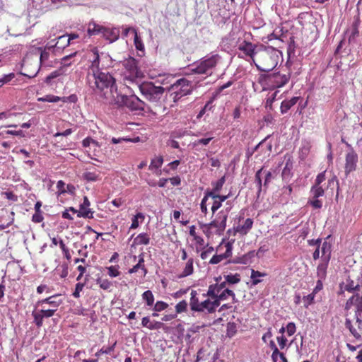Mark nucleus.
Masks as SVG:
<instances>
[{
	"label": "nucleus",
	"mask_w": 362,
	"mask_h": 362,
	"mask_svg": "<svg viewBox=\"0 0 362 362\" xmlns=\"http://www.w3.org/2000/svg\"><path fill=\"white\" fill-rule=\"evenodd\" d=\"M238 49L249 56L256 68L262 72L272 71L278 64L279 51L272 47L257 46L243 41Z\"/></svg>",
	"instance_id": "obj_1"
},
{
	"label": "nucleus",
	"mask_w": 362,
	"mask_h": 362,
	"mask_svg": "<svg viewBox=\"0 0 362 362\" xmlns=\"http://www.w3.org/2000/svg\"><path fill=\"white\" fill-rule=\"evenodd\" d=\"M87 83L93 93L105 104L110 105L118 93L115 78L108 72L88 73Z\"/></svg>",
	"instance_id": "obj_2"
},
{
	"label": "nucleus",
	"mask_w": 362,
	"mask_h": 362,
	"mask_svg": "<svg viewBox=\"0 0 362 362\" xmlns=\"http://www.w3.org/2000/svg\"><path fill=\"white\" fill-rule=\"evenodd\" d=\"M221 60V57L218 54L211 52L192 64L189 70L191 74L211 76Z\"/></svg>",
	"instance_id": "obj_3"
},
{
	"label": "nucleus",
	"mask_w": 362,
	"mask_h": 362,
	"mask_svg": "<svg viewBox=\"0 0 362 362\" xmlns=\"http://www.w3.org/2000/svg\"><path fill=\"white\" fill-rule=\"evenodd\" d=\"M259 74L257 82L263 86L264 88L276 89L284 86L290 80L291 74H281L280 72Z\"/></svg>",
	"instance_id": "obj_4"
},
{
	"label": "nucleus",
	"mask_w": 362,
	"mask_h": 362,
	"mask_svg": "<svg viewBox=\"0 0 362 362\" xmlns=\"http://www.w3.org/2000/svg\"><path fill=\"white\" fill-rule=\"evenodd\" d=\"M110 105H115L119 107H125L132 112H141L145 110L146 103L135 95H122L119 92L115 95Z\"/></svg>",
	"instance_id": "obj_5"
},
{
	"label": "nucleus",
	"mask_w": 362,
	"mask_h": 362,
	"mask_svg": "<svg viewBox=\"0 0 362 362\" xmlns=\"http://www.w3.org/2000/svg\"><path fill=\"white\" fill-rule=\"evenodd\" d=\"M170 93V97L173 102H177L183 96L191 93L192 90V82L185 78L177 80L169 88Z\"/></svg>",
	"instance_id": "obj_6"
},
{
	"label": "nucleus",
	"mask_w": 362,
	"mask_h": 362,
	"mask_svg": "<svg viewBox=\"0 0 362 362\" xmlns=\"http://www.w3.org/2000/svg\"><path fill=\"white\" fill-rule=\"evenodd\" d=\"M139 88L142 95L152 103L159 102L165 90L163 87L156 86L152 82L142 83Z\"/></svg>",
	"instance_id": "obj_7"
},
{
	"label": "nucleus",
	"mask_w": 362,
	"mask_h": 362,
	"mask_svg": "<svg viewBox=\"0 0 362 362\" xmlns=\"http://www.w3.org/2000/svg\"><path fill=\"white\" fill-rule=\"evenodd\" d=\"M228 216L226 214V212L220 211L214 221L209 223L200 224L201 228L204 229V232L205 229L209 230L212 228H216V233L218 235H221L226 229Z\"/></svg>",
	"instance_id": "obj_8"
},
{
	"label": "nucleus",
	"mask_w": 362,
	"mask_h": 362,
	"mask_svg": "<svg viewBox=\"0 0 362 362\" xmlns=\"http://www.w3.org/2000/svg\"><path fill=\"white\" fill-rule=\"evenodd\" d=\"M123 66L125 69L124 77L126 79L134 81L136 78L141 76L142 74L138 68V62L134 58L129 57L124 60Z\"/></svg>",
	"instance_id": "obj_9"
},
{
	"label": "nucleus",
	"mask_w": 362,
	"mask_h": 362,
	"mask_svg": "<svg viewBox=\"0 0 362 362\" xmlns=\"http://www.w3.org/2000/svg\"><path fill=\"white\" fill-rule=\"evenodd\" d=\"M56 312V309H40L35 308L32 312L33 322L37 327H40L43 325V320L52 317Z\"/></svg>",
	"instance_id": "obj_10"
},
{
	"label": "nucleus",
	"mask_w": 362,
	"mask_h": 362,
	"mask_svg": "<svg viewBox=\"0 0 362 362\" xmlns=\"http://www.w3.org/2000/svg\"><path fill=\"white\" fill-rule=\"evenodd\" d=\"M345 160V173L349 174L356 170L358 163V155L353 148L346 153Z\"/></svg>",
	"instance_id": "obj_11"
},
{
	"label": "nucleus",
	"mask_w": 362,
	"mask_h": 362,
	"mask_svg": "<svg viewBox=\"0 0 362 362\" xmlns=\"http://www.w3.org/2000/svg\"><path fill=\"white\" fill-rule=\"evenodd\" d=\"M226 251L223 254L214 255L209 261L211 264H216L221 262L222 260L226 259L232 255L233 251V243L228 242L225 245Z\"/></svg>",
	"instance_id": "obj_12"
},
{
	"label": "nucleus",
	"mask_w": 362,
	"mask_h": 362,
	"mask_svg": "<svg viewBox=\"0 0 362 362\" xmlns=\"http://www.w3.org/2000/svg\"><path fill=\"white\" fill-rule=\"evenodd\" d=\"M90 203L87 197H83V202L80 204L78 217H83L86 218H93V211L89 208Z\"/></svg>",
	"instance_id": "obj_13"
},
{
	"label": "nucleus",
	"mask_w": 362,
	"mask_h": 362,
	"mask_svg": "<svg viewBox=\"0 0 362 362\" xmlns=\"http://www.w3.org/2000/svg\"><path fill=\"white\" fill-rule=\"evenodd\" d=\"M63 303L62 299L60 298V295H54L46 298L45 299L40 300L37 302L36 306L42 305L44 304H48L52 308L51 309H56Z\"/></svg>",
	"instance_id": "obj_14"
},
{
	"label": "nucleus",
	"mask_w": 362,
	"mask_h": 362,
	"mask_svg": "<svg viewBox=\"0 0 362 362\" xmlns=\"http://www.w3.org/2000/svg\"><path fill=\"white\" fill-rule=\"evenodd\" d=\"M105 26L97 23L94 21H90L87 25V35L89 37L93 35H100L103 37Z\"/></svg>",
	"instance_id": "obj_15"
},
{
	"label": "nucleus",
	"mask_w": 362,
	"mask_h": 362,
	"mask_svg": "<svg viewBox=\"0 0 362 362\" xmlns=\"http://www.w3.org/2000/svg\"><path fill=\"white\" fill-rule=\"evenodd\" d=\"M119 36V29L117 28H107L105 26V30H103V37L106 40H108L110 43L115 42L118 40Z\"/></svg>",
	"instance_id": "obj_16"
},
{
	"label": "nucleus",
	"mask_w": 362,
	"mask_h": 362,
	"mask_svg": "<svg viewBox=\"0 0 362 362\" xmlns=\"http://www.w3.org/2000/svg\"><path fill=\"white\" fill-rule=\"evenodd\" d=\"M253 225V221L252 218H248L245 221L243 225H239L237 227L233 228L234 233L233 235H235L237 233L241 235H246L249 230L252 228Z\"/></svg>",
	"instance_id": "obj_17"
},
{
	"label": "nucleus",
	"mask_w": 362,
	"mask_h": 362,
	"mask_svg": "<svg viewBox=\"0 0 362 362\" xmlns=\"http://www.w3.org/2000/svg\"><path fill=\"white\" fill-rule=\"evenodd\" d=\"M13 216V212L5 211L4 214L0 217V222L1 223H0V229L4 230L11 225L14 220Z\"/></svg>",
	"instance_id": "obj_18"
},
{
	"label": "nucleus",
	"mask_w": 362,
	"mask_h": 362,
	"mask_svg": "<svg viewBox=\"0 0 362 362\" xmlns=\"http://www.w3.org/2000/svg\"><path fill=\"white\" fill-rule=\"evenodd\" d=\"M320 250L321 251L322 261L329 262L331 259V252H332V245L329 243L327 241H324L322 245H320Z\"/></svg>",
	"instance_id": "obj_19"
},
{
	"label": "nucleus",
	"mask_w": 362,
	"mask_h": 362,
	"mask_svg": "<svg viewBox=\"0 0 362 362\" xmlns=\"http://www.w3.org/2000/svg\"><path fill=\"white\" fill-rule=\"evenodd\" d=\"M255 256L254 250L250 251L241 257H236L230 262L234 264H247L251 262V259Z\"/></svg>",
	"instance_id": "obj_20"
},
{
	"label": "nucleus",
	"mask_w": 362,
	"mask_h": 362,
	"mask_svg": "<svg viewBox=\"0 0 362 362\" xmlns=\"http://www.w3.org/2000/svg\"><path fill=\"white\" fill-rule=\"evenodd\" d=\"M361 23L359 15L354 18V21L351 25V32L349 37V42H354L356 37L359 36L358 28Z\"/></svg>",
	"instance_id": "obj_21"
},
{
	"label": "nucleus",
	"mask_w": 362,
	"mask_h": 362,
	"mask_svg": "<svg viewBox=\"0 0 362 362\" xmlns=\"http://www.w3.org/2000/svg\"><path fill=\"white\" fill-rule=\"evenodd\" d=\"M144 253H141L139 255L138 263L136 265H134L132 268L129 269V271H128L129 274L136 273L139 269H141L144 273V276L146 275L148 271L144 265Z\"/></svg>",
	"instance_id": "obj_22"
},
{
	"label": "nucleus",
	"mask_w": 362,
	"mask_h": 362,
	"mask_svg": "<svg viewBox=\"0 0 362 362\" xmlns=\"http://www.w3.org/2000/svg\"><path fill=\"white\" fill-rule=\"evenodd\" d=\"M299 100V97H293L291 99L287 100H284L281 103V114L286 113L293 105H295Z\"/></svg>",
	"instance_id": "obj_23"
},
{
	"label": "nucleus",
	"mask_w": 362,
	"mask_h": 362,
	"mask_svg": "<svg viewBox=\"0 0 362 362\" xmlns=\"http://www.w3.org/2000/svg\"><path fill=\"white\" fill-rule=\"evenodd\" d=\"M71 42V38L69 37L68 35H64L62 36H59L57 38V41L54 43V45H50L51 46H53V48L58 49H64L66 47H67Z\"/></svg>",
	"instance_id": "obj_24"
},
{
	"label": "nucleus",
	"mask_w": 362,
	"mask_h": 362,
	"mask_svg": "<svg viewBox=\"0 0 362 362\" xmlns=\"http://www.w3.org/2000/svg\"><path fill=\"white\" fill-rule=\"evenodd\" d=\"M226 281L221 284L216 283L215 284L210 285L209 287L207 293L205 296H215L216 294H218V293H220L226 287Z\"/></svg>",
	"instance_id": "obj_25"
},
{
	"label": "nucleus",
	"mask_w": 362,
	"mask_h": 362,
	"mask_svg": "<svg viewBox=\"0 0 362 362\" xmlns=\"http://www.w3.org/2000/svg\"><path fill=\"white\" fill-rule=\"evenodd\" d=\"M100 57L97 50L93 51V58L91 61V65L89 67L88 73L95 74L96 72H100Z\"/></svg>",
	"instance_id": "obj_26"
},
{
	"label": "nucleus",
	"mask_w": 362,
	"mask_h": 362,
	"mask_svg": "<svg viewBox=\"0 0 362 362\" xmlns=\"http://www.w3.org/2000/svg\"><path fill=\"white\" fill-rule=\"evenodd\" d=\"M191 298H190V302L189 305L190 308L192 311L195 312H201V303L199 302V299L197 297V292L194 290H192L191 291Z\"/></svg>",
	"instance_id": "obj_27"
},
{
	"label": "nucleus",
	"mask_w": 362,
	"mask_h": 362,
	"mask_svg": "<svg viewBox=\"0 0 362 362\" xmlns=\"http://www.w3.org/2000/svg\"><path fill=\"white\" fill-rule=\"evenodd\" d=\"M329 262L322 261L317 267V276L319 279L324 280L327 276V269Z\"/></svg>",
	"instance_id": "obj_28"
},
{
	"label": "nucleus",
	"mask_w": 362,
	"mask_h": 362,
	"mask_svg": "<svg viewBox=\"0 0 362 362\" xmlns=\"http://www.w3.org/2000/svg\"><path fill=\"white\" fill-rule=\"evenodd\" d=\"M163 163V158L161 156H157L151 159L148 169L151 171L158 170L161 168Z\"/></svg>",
	"instance_id": "obj_29"
},
{
	"label": "nucleus",
	"mask_w": 362,
	"mask_h": 362,
	"mask_svg": "<svg viewBox=\"0 0 362 362\" xmlns=\"http://www.w3.org/2000/svg\"><path fill=\"white\" fill-rule=\"evenodd\" d=\"M194 260L192 258H189L184 268L182 273L180 275V277H186L193 274L194 268H193Z\"/></svg>",
	"instance_id": "obj_30"
},
{
	"label": "nucleus",
	"mask_w": 362,
	"mask_h": 362,
	"mask_svg": "<svg viewBox=\"0 0 362 362\" xmlns=\"http://www.w3.org/2000/svg\"><path fill=\"white\" fill-rule=\"evenodd\" d=\"M141 325L151 329H154L160 327L161 323L159 322H152L148 317H144L142 318Z\"/></svg>",
	"instance_id": "obj_31"
},
{
	"label": "nucleus",
	"mask_w": 362,
	"mask_h": 362,
	"mask_svg": "<svg viewBox=\"0 0 362 362\" xmlns=\"http://www.w3.org/2000/svg\"><path fill=\"white\" fill-rule=\"evenodd\" d=\"M267 274L265 273L252 269L250 278L252 279V285L256 286L259 283L262 282L260 277L265 276Z\"/></svg>",
	"instance_id": "obj_32"
},
{
	"label": "nucleus",
	"mask_w": 362,
	"mask_h": 362,
	"mask_svg": "<svg viewBox=\"0 0 362 362\" xmlns=\"http://www.w3.org/2000/svg\"><path fill=\"white\" fill-rule=\"evenodd\" d=\"M136 245H148L150 243L149 235L146 233L139 234L134 239Z\"/></svg>",
	"instance_id": "obj_33"
},
{
	"label": "nucleus",
	"mask_w": 362,
	"mask_h": 362,
	"mask_svg": "<svg viewBox=\"0 0 362 362\" xmlns=\"http://www.w3.org/2000/svg\"><path fill=\"white\" fill-rule=\"evenodd\" d=\"M292 164H290L288 161L286 162L285 167L284 168L281 173L282 179L285 182H288L291 177Z\"/></svg>",
	"instance_id": "obj_34"
},
{
	"label": "nucleus",
	"mask_w": 362,
	"mask_h": 362,
	"mask_svg": "<svg viewBox=\"0 0 362 362\" xmlns=\"http://www.w3.org/2000/svg\"><path fill=\"white\" fill-rule=\"evenodd\" d=\"M52 48L53 46H51L49 43L46 45L44 49H42V48H39V50H40V64H42L44 62L47 61L49 59V50H51V49Z\"/></svg>",
	"instance_id": "obj_35"
},
{
	"label": "nucleus",
	"mask_w": 362,
	"mask_h": 362,
	"mask_svg": "<svg viewBox=\"0 0 362 362\" xmlns=\"http://www.w3.org/2000/svg\"><path fill=\"white\" fill-rule=\"evenodd\" d=\"M83 180L87 182H95L100 179V174L97 172L86 171L82 175Z\"/></svg>",
	"instance_id": "obj_36"
},
{
	"label": "nucleus",
	"mask_w": 362,
	"mask_h": 362,
	"mask_svg": "<svg viewBox=\"0 0 362 362\" xmlns=\"http://www.w3.org/2000/svg\"><path fill=\"white\" fill-rule=\"evenodd\" d=\"M38 101L40 102H49V103H57L61 100L65 101L64 98H62L59 96L53 95H47L42 98H39L37 99Z\"/></svg>",
	"instance_id": "obj_37"
},
{
	"label": "nucleus",
	"mask_w": 362,
	"mask_h": 362,
	"mask_svg": "<svg viewBox=\"0 0 362 362\" xmlns=\"http://www.w3.org/2000/svg\"><path fill=\"white\" fill-rule=\"evenodd\" d=\"M325 194V191L321 186L313 185L310 189V196L313 198H319L322 197Z\"/></svg>",
	"instance_id": "obj_38"
},
{
	"label": "nucleus",
	"mask_w": 362,
	"mask_h": 362,
	"mask_svg": "<svg viewBox=\"0 0 362 362\" xmlns=\"http://www.w3.org/2000/svg\"><path fill=\"white\" fill-rule=\"evenodd\" d=\"M142 298L146 301L148 306L153 305L154 303V296L151 291L148 290L143 293Z\"/></svg>",
	"instance_id": "obj_39"
},
{
	"label": "nucleus",
	"mask_w": 362,
	"mask_h": 362,
	"mask_svg": "<svg viewBox=\"0 0 362 362\" xmlns=\"http://www.w3.org/2000/svg\"><path fill=\"white\" fill-rule=\"evenodd\" d=\"M139 138L136 137L135 139H130L128 137H119V138H115L112 137L111 139V143L113 144H122L123 142H137L139 141Z\"/></svg>",
	"instance_id": "obj_40"
},
{
	"label": "nucleus",
	"mask_w": 362,
	"mask_h": 362,
	"mask_svg": "<svg viewBox=\"0 0 362 362\" xmlns=\"http://www.w3.org/2000/svg\"><path fill=\"white\" fill-rule=\"evenodd\" d=\"M286 332L287 337L292 336L296 332V325L293 322H289L286 327H282L279 332L281 333H284V332Z\"/></svg>",
	"instance_id": "obj_41"
},
{
	"label": "nucleus",
	"mask_w": 362,
	"mask_h": 362,
	"mask_svg": "<svg viewBox=\"0 0 362 362\" xmlns=\"http://www.w3.org/2000/svg\"><path fill=\"white\" fill-rule=\"evenodd\" d=\"M218 296L219 300H226L228 298V296H231L233 298V302L236 301L235 299V295L234 292L232 290H230L228 288H226L223 290Z\"/></svg>",
	"instance_id": "obj_42"
},
{
	"label": "nucleus",
	"mask_w": 362,
	"mask_h": 362,
	"mask_svg": "<svg viewBox=\"0 0 362 362\" xmlns=\"http://www.w3.org/2000/svg\"><path fill=\"white\" fill-rule=\"evenodd\" d=\"M225 280L226 283L230 284H235L240 281V276L239 274H228L225 276Z\"/></svg>",
	"instance_id": "obj_43"
},
{
	"label": "nucleus",
	"mask_w": 362,
	"mask_h": 362,
	"mask_svg": "<svg viewBox=\"0 0 362 362\" xmlns=\"http://www.w3.org/2000/svg\"><path fill=\"white\" fill-rule=\"evenodd\" d=\"M262 173H263V168H261V169L258 170L255 174V182H256L257 188H258V190H257L258 196L260 194V192L262 191V178H261Z\"/></svg>",
	"instance_id": "obj_44"
},
{
	"label": "nucleus",
	"mask_w": 362,
	"mask_h": 362,
	"mask_svg": "<svg viewBox=\"0 0 362 362\" xmlns=\"http://www.w3.org/2000/svg\"><path fill=\"white\" fill-rule=\"evenodd\" d=\"M134 45L136 48V49L139 51H144V45L142 42V40L140 36L138 35L137 32H134Z\"/></svg>",
	"instance_id": "obj_45"
},
{
	"label": "nucleus",
	"mask_w": 362,
	"mask_h": 362,
	"mask_svg": "<svg viewBox=\"0 0 362 362\" xmlns=\"http://www.w3.org/2000/svg\"><path fill=\"white\" fill-rule=\"evenodd\" d=\"M270 137V135H268L267 137H265L262 141H261L257 145H256L253 148H248L247 151H246V156L247 158H250L252 155L253 153L257 151L258 150V148H259V146L261 145H262V144L264 142L266 141V140L267 139H269Z\"/></svg>",
	"instance_id": "obj_46"
},
{
	"label": "nucleus",
	"mask_w": 362,
	"mask_h": 362,
	"mask_svg": "<svg viewBox=\"0 0 362 362\" xmlns=\"http://www.w3.org/2000/svg\"><path fill=\"white\" fill-rule=\"evenodd\" d=\"M225 182H226L225 176H223L216 182H212L211 185L213 186V189L214 191L219 192L221 190Z\"/></svg>",
	"instance_id": "obj_47"
},
{
	"label": "nucleus",
	"mask_w": 362,
	"mask_h": 362,
	"mask_svg": "<svg viewBox=\"0 0 362 362\" xmlns=\"http://www.w3.org/2000/svg\"><path fill=\"white\" fill-rule=\"evenodd\" d=\"M10 134V135H14L17 136L24 137L25 134L22 130H18V131H13V130H6L4 132H0V136H2L4 138H6V135Z\"/></svg>",
	"instance_id": "obj_48"
},
{
	"label": "nucleus",
	"mask_w": 362,
	"mask_h": 362,
	"mask_svg": "<svg viewBox=\"0 0 362 362\" xmlns=\"http://www.w3.org/2000/svg\"><path fill=\"white\" fill-rule=\"evenodd\" d=\"M308 204L316 209H321L322 206V201L318 198H313V196L309 199Z\"/></svg>",
	"instance_id": "obj_49"
},
{
	"label": "nucleus",
	"mask_w": 362,
	"mask_h": 362,
	"mask_svg": "<svg viewBox=\"0 0 362 362\" xmlns=\"http://www.w3.org/2000/svg\"><path fill=\"white\" fill-rule=\"evenodd\" d=\"M201 312L206 310L209 313H213V307L211 306V301L209 299L205 300L201 303Z\"/></svg>",
	"instance_id": "obj_50"
},
{
	"label": "nucleus",
	"mask_w": 362,
	"mask_h": 362,
	"mask_svg": "<svg viewBox=\"0 0 362 362\" xmlns=\"http://www.w3.org/2000/svg\"><path fill=\"white\" fill-rule=\"evenodd\" d=\"M97 284L103 290H108L112 286V283L107 279H98L96 280Z\"/></svg>",
	"instance_id": "obj_51"
},
{
	"label": "nucleus",
	"mask_w": 362,
	"mask_h": 362,
	"mask_svg": "<svg viewBox=\"0 0 362 362\" xmlns=\"http://www.w3.org/2000/svg\"><path fill=\"white\" fill-rule=\"evenodd\" d=\"M212 139H213V137H208V138H203V139H197L193 142V146L194 147H197L200 145L207 146Z\"/></svg>",
	"instance_id": "obj_52"
},
{
	"label": "nucleus",
	"mask_w": 362,
	"mask_h": 362,
	"mask_svg": "<svg viewBox=\"0 0 362 362\" xmlns=\"http://www.w3.org/2000/svg\"><path fill=\"white\" fill-rule=\"evenodd\" d=\"M354 281L351 279L349 277L346 279V283L344 284V290L349 292V293H354Z\"/></svg>",
	"instance_id": "obj_53"
},
{
	"label": "nucleus",
	"mask_w": 362,
	"mask_h": 362,
	"mask_svg": "<svg viewBox=\"0 0 362 362\" xmlns=\"http://www.w3.org/2000/svg\"><path fill=\"white\" fill-rule=\"evenodd\" d=\"M119 266H110L107 267L108 275L111 277H117L119 275V272L118 271Z\"/></svg>",
	"instance_id": "obj_54"
},
{
	"label": "nucleus",
	"mask_w": 362,
	"mask_h": 362,
	"mask_svg": "<svg viewBox=\"0 0 362 362\" xmlns=\"http://www.w3.org/2000/svg\"><path fill=\"white\" fill-rule=\"evenodd\" d=\"M212 100H210L206 103V104L204 106V107L199 111L197 118H201L206 111L210 110L212 108Z\"/></svg>",
	"instance_id": "obj_55"
},
{
	"label": "nucleus",
	"mask_w": 362,
	"mask_h": 362,
	"mask_svg": "<svg viewBox=\"0 0 362 362\" xmlns=\"http://www.w3.org/2000/svg\"><path fill=\"white\" fill-rule=\"evenodd\" d=\"M61 71L59 70H56L54 71H52L50 74H49L45 79V82L47 83H50L51 81L54 79L60 76Z\"/></svg>",
	"instance_id": "obj_56"
},
{
	"label": "nucleus",
	"mask_w": 362,
	"mask_h": 362,
	"mask_svg": "<svg viewBox=\"0 0 362 362\" xmlns=\"http://www.w3.org/2000/svg\"><path fill=\"white\" fill-rule=\"evenodd\" d=\"M187 307V303L186 300H183L180 301V302H179L176 305V306H175L176 312L178 313L184 312V311L186 310Z\"/></svg>",
	"instance_id": "obj_57"
},
{
	"label": "nucleus",
	"mask_w": 362,
	"mask_h": 362,
	"mask_svg": "<svg viewBox=\"0 0 362 362\" xmlns=\"http://www.w3.org/2000/svg\"><path fill=\"white\" fill-rule=\"evenodd\" d=\"M83 283H77L76 284L75 291L73 293V296L76 298H78L80 297V292L83 290Z\"/></svg>",
	"instance_id": "obj_58"
},
{
	"label": "nucleus",
	"mask_w": 362,
	"mask_h": 362,
	"mask_svg": "<svg viewBox=\"0 0 362 362\" xmlns=\"http://www.w3.org/2000/svg\"><path fill=\"white\" fill-rule=\"evenodd\" d=\"M168 305L163 301H158L154 305L153 310L156 312H160L165 310Z\"/></svg>",
	"instance_id": "obj_59"
},
{
	"label": "nucleus",
	"mask_w": 362,
	"mask_h": 362,
	"mask_svg": "<svg viewBox=\"0 0 362 362\" xmlns=\"http://www.w3.org/2000/svg\"><path fill=\"white\" fill-rule=\"evenodd\" d=\"M315 294L311 293L310 294L303 297V301L305 303V307L308 308L310 305L313 303Z\"/></svg>",
	"instance_id": "obj_60"
},
{
	"label": "nucleus",
	"mask_w": 362,
	"mask_h": 362,
	"mask_svg": "<svg viewBox=\"0 0 362 362\" xmlns=\"http://www.w3.org/2000/svg\"><path fill=\"white\" fill-rule=\"evenodd\" d=\"M218 192L214 191V189L211 191L206 190L204 194V197H206L207 199H209V197H211L213 199L216 200L218 199Z\"/></svg>",
	"instance_id": "obj_61"
},
{
	"label": "nucleus",
	"mask_w": 362,
	"mask_h": 362,
	"mask_svg": "<svg viewBox=\"0 0 362 362\" xmlns=\"http://www.w3.org/2000/svg\"><path fill=\"white\" fill-rule=\"evenodd\" d=\"M235 326L233 324H228L227 327V337L231 338L234 336L235 333Z\"/></svg>",
	"instance_id": "obj_62"
},
{
	"label": "nucleus",
	"mask_w": 362,
	"mask_h": 362,
	"mask_svg": "<svg viewBox=\"0 0 362 362\" xmlns=\"http://www.w3.org/2000/svg\"><path fill=\"white\" fill-rule=\"evenodd\" d=\"M325 180V172L320 173L317 175L315 185V186H320V184Z\"/></svg>",
	"instance_id": "obj_63"
},
{
	"label": "nucleus",
	"mask_w": 362,
	"mask_h": 362,
	"mask_svg": "<svg viewBox=\"0 0 362 362\" xmlns=\"http://www.w3.org/2000/svg\"><path fill=\"white\" fill-rule=\"evenodd\" d=\"M43 219L42 212H35L32 216V221L35 223H40Z\"/></svg>",
	"instance_id": "obj_64"
}]
</instances>
